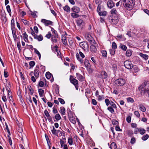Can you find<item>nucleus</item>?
Instances as JSON below:
<instances>
[{
	"instance_id": "obj_1",
	"label": "nucleus",
	"mask_w": 149,
	"mask_h": 149,
	"mask_svg": "<svg viewBox=\"0 0 149 149\" xmlns=\"http://www.w3.org/2000/svg\"><path fill=\"white\" fill-rule=\"evenodd\" d=\"M134 0H122L121 2L123 1V4L126 9L130 10L134 5Z\"/></svg>"
},
{
	"instance_id": "obj_2",
	"label": "nucleus",
	"mask_w": 149,
	"mask_h": 149,
	"mask_svg": "<svg viewBox=\"0 0 149 149\" xmlns=\"http://www.w3.org/2000/svg\"><path fill=\"white\" fill-rule=\"evenodd\" d=\"M124 65L125 68L128 69H131L133 67V65L131 62L129 61H126L124 62Z\"/></svg>"
},
{
	"instance_id": "obj_3",
	"label": "nucleus",
	"mask_w": 149,
	"mask_h": 149,
	"mask_svg": "<svg viewBox=\"0 0 149 149\" xmlns=\"http://www.w3.org/2000/svg\"><path fill=\"white\" fill-rule=\"evenodd\" d=\"M115 84L118 86H122L125 83V80L123 79H119L115 81Z\"/></svg>"
},
{
	"instance_id": "obj_4",
	"label": "nucleus",
	"mask_w": 149,
	"mask_h": 149,
	"mask_svg": "<svg viewBox=\"0 0 149 149\" xmlns=\"http://www.w3.org/2000/svg\"><path fill=\"white\" fill-rule=\"evenodd\" d=\"M79 45L84 50L87 49L88 47L87 42H81Z\"/></svg>"
},
{
	"instance_id": "obj_5",
	"label": "nucleus",
	"mask_w": 149,
	"mask_h": 149,
	"mask_svg": "<svg viewBox=\"0 0 149 149\" xmlns=\"http://www.w3.org/2000/svg\"><path fill=\"white\" fill-rule=\"evenodd\" d=\"M84 64L87 70L89 72H91L92 70H91V65L89 63V61L87 60H85L84 61Z\"/></svg>"
},
{
	"instance_id": "obj_6",
	"label": "nucleus",
	"mask_w": 149,
	"mask_h": 149,
	"mask_svg": "<svg viewBox=\"0 0 149 149\" xmlns=\"http://www.w3.org/2000/svg\"><path fill=\"white\" fill-rule=\"evenodd\" d=\"M41 22L44 23L46 26L48 25H52L53 24V22L51 21L44 19H42Z\"/></svg>"
},
{
	"instance_id": "obj_7",
	"label": "nucleus",
	"mask_w": 149,
	"mask_h": 149,
	"mask_svg": "<svg viewBox=\"0 0 149 149\" xmlns=\"http://www.w3.org/2000/svg\"><path fill=\"white\" fill-rule=\"evenodd\" d=\"M70 79L71 83H72L74 86L78 85V80L74 78L72 76H70Z\"/></svg>"
},
{
	"instance_id": "obj_8",
	"label": "nucleus",
	"mask_w": 149,
	"mask_h": 149,
	"mask_svg": "<svg viewBox=\"0 0 149 149\" xmlns=\"http://www.w3.org/2000/svg\"><path fill=\"white\" fill-rule=\"evenodd\" d=\"M107 5L109 8H111L114 6L115 3L113 1L109 0L107 2Z\"/></svg>"
},
{
	"instance_id": "obj_9",
	"label": "nucleus",
	"mask_w": 149,
	"mask_h": 149,
	"mask_svg": "<svg viewBox=\"0 0 149 149\" xmlns=\"http://www.w3.org/2000/svg\"><path fill=\"white\" fill-rule=\"evenodd\" d=\"M69 120L73 124H74L76 123V121L75 118L73 116L72 114H69Z\"/></svg>"
},
{
	"instance_id": "obj_10",
	"label": "nucleus",
	"mask_w": 149,
	"mask_h": 149,
	"mask_svg": "<svg viewBox=\"0 0 149 149\" xmlns=\"http://www.w3.org/2000/svg\"><path fill=\"white\" fill-rule=\"evenodd\" d=\"M77 25L80 26H83L84 24V22L83 20L81 19H79L77 21Z\"/></svg>"
},
{
	"instance_id": "obj_11",
	"label": "nucleus",
	"mask_w": 149,
	"mask_h": 149,
	"mask_svg": "<svg viewBox=\"0 0 149 149\" xmlns=\"http://www.w3.org/2000/svg\"><path fill=\"white\" fill-rule=\"evenodd\" d=\"M60 144L61 147L63 149H68L67 145L65 144L64 142L62 140L60 141Z\"/></svg>"
},
{
	"instance_id": "obj_12",
	"label": "nucleus",
	"mask_w": 149,
	"mask_h": 149,
	"mask_svg": "<svg viewBox=\"0 0 149 149\" xmlns=\"http://www.w3.org/2000/svg\"><path fill=\"white\" fill-rule=\"evenodd\" d=\"M34 74L36 78H38L39 77L38 68H36L34 70Z\"/></svg>"
},
{
	"instance_id": "obj_13",
	"label": "nucleus",
	"mask_w": 149,
	"mask_h": 149,
	"mask_svg": "<svg viewBox=\"0 0 149 149\" xmlns=\"http://www.w3.org/2000/svg\"><path fill=\"white\" fill-rule=\"evenodd\" d=\"M71 10L72 11L76 13H78L80 11L79 8L76 6H74L72 8Z\"/></svg>"
},
{
	"instance_id": "obj_14",
	"label": "nucleus",
	"mask_w": 149,
	"mask_h": 149,
	"mask_svg": "<svg viewBox=\"0 0 149 149\" xmlns=\"http://www.w3.org/2000/svg\"><path fill=\"white\" fill-rule=\"evenodd\" d=\"M85 37L86 39L89 41L92 42L93 38L90 35L88 34H86L85 35Z\"/></svg>"
},
{
	"instance_id": "obj_15",
	"label": "nucleus",
	"mask_w": 149,
	"mask_h": 149,
	"mask_svg": "<svg viewBox=\"0 0 149 149\" xmlns=\"http://www.w3.org/2000/svg\"><path fill=\"white\" fill-rule=\"evenodd\" d=\"M90 50L93 52L95 53L97 51V48L95 46L92 45L90 46Z\"/></svg>"
},
{
	"instance_id": "obj_16",
	"label": "nucleus",
	"mask_w": 149,
	"mask_h": 149,
	"mask_svg": "<svg viewBox=\"0 0 149 149\" xmlns=\"http://www.w3.org/2000/svg\"><path fill=\"white\" fill-rule=\"evenodd\" d=\"M139 109L142 112H144L146 111V109L145 107L142 104H140L139 105Z\"/></svg>"
},
{
	"instance_id": "obj_17",
	"label": "nucleus",
	"mask_w": 149,
	"mask_h": 149,
	"mask_svg": "<svg viewBox=\"0 0 149 149\" xmlns=\"http://www.w3.org/2000/svg\"><path fill=\"white\" fill-rule=\"evenodd\" d=\"M23 37L24 39V41L26 42H29V40L28 38V35L26 33V32H25L23 34Z\"/></svg>"
},
{
	"instance_id": "obj_18",
	"label": "nucleus",
	"mask_w": 149,
	"mask_h": 149,
	"mask_svg": "<svg viewBox=\"0 0 149 149\" xmlns=\"http://www.w3.org/2000/svg\"><path fill=\"white\" fill-rule=\"evenodd\" d=\"M101 75L103 78L106 79L107 77V74L104 71H102L101 72Z\"/></svg>"
},
{
	"instance_id": "obj_19",
	"label": "nucleus",
	"mask_w": 149,
	"mask_h": 149,
	"mask_svg": "<svg viewBox=\"0 0 149 149\" xmlns=\"http://www.w3.org/2000/svg\"><path fill=\"white\" fill-rule=\"evenodd\" d=\"M66 37L64 35L62 36L61 39L62 40L63 43L64 45H66L67 44V40H66Z\"/></svg>"
},
{
	"instance_id": "obj_20",
	"label": "nucleus",
	"mask_w": 149,
	"mask_h": 149,
	"mask_svg": "<svg viewBox=\"0 0 149 149\" xmlns=\"http://www.w3.org/2000/svg\"><path fill=\"white\" fill-rule=\"evenodd\" d=\"M139 55L145 60H146L148 59V56L146 54H144L142 53H139Z\"/></svg>"
},
{
	"instance_id": "obj_21",
	"label": "nucleus",
	"mask_w": 149,
	"mask_h": 149,
	"mask_svg": "<svg viewBox=\"0 0 149 149\" xmlns=\"http://www.w3.org/2000/svg\"><path fill=\"white\" fill-rule=\"evenodd\" d=\"M59 130L57 131V130L53 127V129L52 130V132L53 134L55 135L56 136L58 134V131Z\"/></svg>"
},
{
	"instance_id": "obj_22",
	"label": "nucleus",
	"mask_w": 149,
	"mask_h": 149,
	"mask_svg": "<svg viewBox=\"0 0 149 149\" xmlns=\"http://www.w3.org/2000/svg\"><path fill=\"white\" fill-rule=\"evenodd\" d=\"M76 75L77 78L80 81H82L84 79L83 76L78 73H76Z\"/></svg>"
},
{
	"instance_id": "obj_23",
	"label": "nucleus",
	"mask_w": 149,
	"mask_h": 149,
	"mask_svg": "<svg viewBox=\"0 0 149 149\" xmlns=\"http://www.w3.org/2000/svg\"><path fill=\"white\" fill-rule=\"evenodd\" d=\"M1 19L2 20L3 22L5 23L7 21V18L6 14L4 13V14L2 16Z\"/></svg>"
},
{
	"instance_id": "obj_24",
	"label": "nucleus",
	"mask_w": 149,
	"mask_h": 149,
	"mask_svg": "<svg viewBox=\"0 0 149 149\" xmlns=\"http://www.w3.org/2000/svg\"><path fill=\"white\" fill-rule=\"evenodd\" d=\"M36 37V38L35 39H37L39 41H41L43 40V37L41 35H40L38 36L37 35Z\"/></svg>"
},
{
	"instance_id": "obj_25",
	"label": "nucleus",
	"mask_w": 149,
	"mask_h": 149,
	"mask_svg": "<svg viewBox=\"0 0 149 149\" xmlns=\"http://www.w3.org/2000/svg\"><path fill=\"white\" fill-rule=\"evenodd\" d=\"M110 148L111 149H116L117 146L114 142H113L110 145Z\"/></svg>"
},
{
	"instance_id": "obj_26",
	"label": "nucleus",
	"mask_w": 149,
	"mask_h": 149,
	"mask_svg": "<svg viewBox=\"0 0 149 149\" xmlns=\"http://www.w3.org/2000/svg\"><path fill=\"white\" fill-rule=\"evenodd\" d=\"M64 10L67 12H70V8L69 7L67 6H65L63 7Z\"/></svg>"
},
{
	"instance_id": "obj_27",
	"label": "nucleus",
	"mask_w": 149,
	"mask_h": 149,
	"mask_svg": "<svg viewBox=\"0 0 149 149\" xmlns=\"http://www.w3.org/2000/svg\"><path fill=\"white\" fill-rule=\"evenodd\" d=\"M60 109V113L63 115H64L65 113V109L63 107H61Z\"/></svg>"
},
{
	"instance_id": "obj_28",
	"label": "nucleus",
	"mask_w": 149,
	"mask_h": 149,
	"mask_svg": "<svg viewBox=\"0 0 149 149\" xmlns=\"http://www.w3.org/2000/svg\"><path fill=\"white\" fill-rule=\"evenodd\" d=\"M7 10L9 13L10 15L11 16V12L10 9V6L9 5H8L6 7Z\"/></svg>"
},
{
	"instance_id": "obj_29",
	"label": "nucleus",
	"mask_w": 149,
	"mask_h": 149,
	"mask_svg": "<svg viewBox=\"0 0 149 149\" xmlns=\"http://www.w3.org/2000/svg\"><path fill=\"white\" fill-rule=\"evenodd\" d=\"M68 142L70 146L73 144L72 139V137H69L68 139Z\"/></svg>"
},
{
	"instance_id": "obj_30",
	"label": "nucleus",
	"mask_w": 149,
	"mask_h": 149,
	"mask_svg": "<svg viewBox=\"0 0 149 149\" xmlns=\"http://www.w3.org/2000/svg\"><path fill=\"white\" fill-rule=\"evenodd\" d=\"M77 58L78 60L81 63H82L83 62V60L82 58H80L79 57V56L78 53H77L76 55Z\"/></svg>"
},
{
	"instance_id": "obj_31",
	"label": "nucleus",
	"mask_w": 149,
	"mask_h": 149,
	"mask_svg": "<svg viewBox=\"0 0 149 149\" xmlns=\"http://www.w3.org/2000/svg\"><path fill=\"white\" fill-rule=\"evenodd\" d=\"M138 131L139 132L140 134H144L146 132V130L144 129L139 128L137 129Z\"/></svg>"
},
{
	"instance_id": "obj_32",
	"label": "nucleus",
	"mask_w": 149,
	"mask_h": 149,
	"mask_svg": "<svg viewBox=\"0 0 149 149\" xmlns=\"http://www.w3.org/2000/svg\"><path fill=\"white\" fill-rule=\"evenodd\" d=\"M58 121L61 118V117L60 114L58 113L56 114L54 117Z\"/></svg>"
},
{
	"instance_id": "obj_33",
	"label": "nucleus",
	"mask_w": 149,
	"mask_h": 149,
	"mask_svg": "<svg viewBox=\"0 0 149 149\" xmlns=\"http://www.w3.org/2000/svg\"><path fill=\"white\" fill-rule=\"evenodd\" d=\"M71 16L73 18L78 17L79 15L77 13H72L71 14Z\"/></svg>"
},
{
	"instance_id": "obj_34",
	"label": "nucleus",
	"mask_w": 149,
	"mask_h": 149,
	"mask_svg": "<svg viewBox=\"0 0 149 149\" xmlns=\"http://www.w3.org/2000/svg\"><path fill=\"white\" fill-rule=\"evenodd\" d=\"M127 100L128 103H132L134 102L133 99L131 97H129L127 98Z\"/></svg>"
},
{
	"instance_id": "obj_35",
	"label": "nucleus",
	"mask_w": 149,
	"mask_h": 149,
	"mask_svg": "<svg viewBox=\"0 0 149 149\" xmlns=\"http://www.w3.org/2000/svg\"><path fill=\"white\" fill-rule=\"evenodd\" d=\"M35 52L36 54L39 56V59H40L41 58V54L39 52L36 48H34Z\"/></svg>"
},
{
	"instance_id": "obj_36",
	"label": "nucleus",
	"mask_w": 149,
	"mask_h": 149,
	"mask_svg": "<svg viewBox=\"0 0 149 149\" xmlns=\"http://www.w3.org/2000/svg\"><path fill=\"white\" fill-rule=\"evenodd\" d=\"M44 91L43 90H42L41 89H39L38 90V92L40 95V97H42V95L44 93Z\"/></svg>"
},
{
	"instance_id": "obj_37",
	"label": "nucleus",
	"mask_w": 149,
	"mask_h": 149,
	"mask_svg": "<svg viewBox=\"0 0 149 149\" xmlns=\"http://www.w3.org/2000/svg\"><path fill=\"white\" fill-rule=\"evenodd\" d=\"M52 74H51L49 72H48L46 73V77L47 79H49L51 77Z\"/></svg>"
},
{
	"instance_id": "obj_38",
	"label": "nucleus",
	"mask_w": 149,
	"mask_h": 149,
	"mask_svg": "<svg viewBox=\"0 0 149 149\" xmlns=\"http://www.w3.org/2000/svg\"><path fill=\"white\" fill-rule=\"evenodd\" d=\"M107 12L106 11L100 12H99V14L100 16H105L107 15Z\"/></svg>"
},
{
	"instance_id": "obj_39",
	"label": "nucleus",
	"mask_w": 149,
	"mask_h": 149,
	"mask_svg": "<svg viewBox=\"0 0 149 149\" xmlns=\"http://www.w3.org/2000/svg\"><path fill=\"white\" fill-rule=\"evenodd\" d=\"M14 19H12L11 20V28L12 29V31L13 30V29L14 28Z\"/></svg>"
},
{
	"instance_id": "obj_40",
	"label": "nucleus",
	"mask_w": 149,
	"mask_h": 149,
	"mask_svg": "<svg viewBox=\"0 0 149 149\" xmlns=\"http://www.w3.org/2000/svg\"><path fill=\"white\" fill-rule=\"evenodd\" d=\"M101 52L103 56L105 57H107V53L106 51L102 50Z\"/></svg>"
},
{
	"instance_id": "obj_41",
	"label": "nucleus",
	"mask_w": 149,
	"mask_h": 149,
	"mask_svg": "<svg viewBox=\"0 0 149 149\" xmlns=\"http://www.w3.org/2000/svg\"><path fill=\"white\" fill-rule=\"evenodd\" d=\"M134 72L136 73L138 72L139 70L138 68L136 66H134L133 69Z\"/></svg>"
},
{
	"instance_id": "obj_42",
	"label": "nucleus",
	"mask_w": 149,
	"mask_h": 149,
	"mask_svg": "<svg viewBox=\"0 0 149 149\" xmlns=\"http://www.w3.org/2000/svg\"><path fill=\"white\" fill-rule=\"evenodd\" d=\"M149 137V135L148 134H146L143 136L142 139L143 141H146L148 138Z\"/></svg>"
},
{
	"instance_id": "obj_43",
	"label": "nucleus",
	"mask_w": 149,
	"mask_h": 149,
	"mask_svg": "<svg viewBox=\"0 0 149 149\" xmlns=\"http://www.w3.org/2000/svg\"><path fill=\"white\" fill-rule=\"evenodd\" d=\"M126 55L127 56H130L132 55V52L130 50H127L126 53Z\"/></svg>"
},
{
	"instance_id": "obj_44",
	"label": "nucleus",
	"mask_w": 149,
	"mask_h": 149,
	"mask_svg": "<svg viewBox=\"0 0 149 149\" xmlns=\"http://www.w3.org/2000/svg\"><path fill=\"white\" fill-rule=\"evenodd\" d=\"M120 47L123 50L125 51L127 49V47L125 45H123L122 44L120 45Z\"/></svg>"
},
{
	"instance_id": "obj_45",
	"label": "nucleus",
	"mask_w": 149,
	"mask_h": 149,
	"mask_svg": "<svg viewBox=\"0 0 149 149\" xmlns=\"http://www.w3.org/2000/svg\"><path fill=\"white\" fill-rule=\"evenodd\" d=\"M111 13L112 15L116 14L117 13V11L115 8H113L111 11Z\"/></svg>"
},
{
	"instance_id": "obj_46",
	"label": "nucleus",
	"mask_w": 149,
	"mask_h": 149,
	"mask_svg": "<svg viewBox=\"0 0 149 149\" xmlns=\"http://www.w3.org/2000/svg\"><path fill=\"white\" fill-rule=\"evenodd\" d=\"M12 33L13 34V36L14 39V40H15L17 39V37L16 35L15 32H14L13 30L12 31Z\"/></svg>"
},
{
	"instance_id": "obj_47",
	"label": "nucleus",
	"mask_w": 149,
	"mask_h": 149,
	"mask_svg": "<svg viewBox=\"0 0 149 149\" xmlns=\"http://www.w3.org/2000/svg\"><path fill=\"white\" fill-rule=\"evenodd\" d=\"M108 110L111 113L114 112V110L111 107H109L107 108Z\"/></svg>"
},
{
	"instance_id": "obj_48",
	"label": "nucleus",
	"mask_w": 149,
	"mask_h": 149,
	"mask_svg": "<svg viewBox=\"0 0 149 149\" xmlns=\"http://www.w3.org/2000/svg\"><path fill=\"white\" fill-rule=\"evenodd\" d=\"M110 54L112 55H114L115 53V50L114 49H112L109 50Z\"/></svg>"
},
{
	"instance_id": "obj_49",
	"label": "nucleus",
	"mask_w": 149,
	"mask_h": 149,
	"mask_svg": "<svg viewBox=\"0 0 149 149\" xmlns=\"http://www.w3.org/2000/svg\"><path fill=\"white\" fill-rule=\"evenodd\" d=\"M51 40L53 43H56L57 41V40L55 36L52 37L51 38Z\"/></svg>"
},
{
	"instance_id": "obj_50",
	"label": "nucleus",
	"mask_w": 149,
	"mask_h": 149,
	"mask_svg": "<svg viewBox=\"0 0 149 149\" xmlns=\"http://www.w3.org/2000/svg\"><path fill=\"white\" fill-rule=\"evenodd\" d=\"M58 100L62 104H64L65 103V102L64 100L62 98H58Z\"/></svg>"
},
{
	"instance_id": "obj_51",
	"label": "nucleus",
	"mask_w": 149,
	"mask_h": 149,
	"mask_svg": "<svg viewBox=\"0 0 149 149\" xmlns=\"http://www.w3.org/2000/svg\"><path fill=\"white\" fill-rule=\"evenodd\" d=\"M52 36V34L50 32H49L46 35L45 37L48 39H49Z\"/></svg>"
},
{
	"instance_id": "obj_52",
	"label": "nucleus",
	"mask_w": 149,
	"mask_h": 149,
	"mask_svg": "<svg viewBox=\"0 0 149 149\" xmlns=\"http://www.w3.org/2000/svg\"><path fill=\"white\" fill-rule=\"evenodd\" d=\"M134 114L138 118H139L140 116V114L139 112L137 111H135Z\"/></svg>"
},
{
	"instance_id": "obj_53",
	"label": "nucleus",
	"mask_w": 149,
	"mask_h": 149,
	"mask_svg": "<svg viewBox=\"0 0 149 149\" xmlns=\"http://www.w3.org/2000/svg\"><path fill=\"white\" fill-rule=\"evenodd\" d=\"M51 27V31H52V33H53L56 36H57V32L55 31L53 28Z\"/></svg>"
},
{
	"instance_id": "obj_54",
	"label": "nucleus",
	"mask_w": 149,
	"mask_h": 149,
	"mask_svg": "<svg viewBox=\"0 0 149 149\" xmlns=\"http://www.w3.org/2000/svg\"><path fill=\"white\" fill-rule=\"evenodd\" d=\"M22 21L24 23V24L25 25H28L29 24V22L28 21L25 20L23 19H22Z\"/></svg>"
},
{
	"instance_id": "obj_55",
	"label": "nucleus",
	"mask_w": 149,
	"mask_h": 149,
	"mask_svg": "<svg viewBox=\"0 0 149 149\" xmlns=\"http://www.w3.org/2000/svg\"><path fill=\"white\" fill-rule=\"evenodd\" d=\"M35 64V62L33 61H32L30 62L29 65L31 67H33L34 66Z\"/></svg>"
},
{
	"instance_id": "obj_56",
	"label": "nucleus",
	"mask_w": 149,
	"mask_h": 149,
	"mask_svg": "<svg viewBox=\"0 0 149 149\" xmlns=\"http://www.w3.org/2000/svg\"><path fill=\"white\" fill-rule=\"evenodd\" d=\"M131 117L130 116H128L126 118V120L128 123H130L131 122Z\"/></svg>"
},
{
	"instance_id": "obj_57",
	"label": "nucleus",
	"mask_w": 149,
	"mask_h": 149,
	"mask_svg": "<svg viewBox=\"0 0 149 149\" xmlns=\"http://www.w3.org/2000/svg\"><path fill=\"white\" fill-rule=\"evenodd\" d=\"M21 125H18V132L20 133H22V129L21 127Z\"/></svg>"
},
{
	"instance_id": "obj_58",
	"label": "nucleus",
	"mask_w": 149,
	"mask_h": 149,
	"mask_svg": "<svg viewBox=\"0 0 149 149\" xmlns=\"http://www.w3.org/2000/svg\"><path fill=\"white\" fill-rule=\"evenodd\" d=\"M127 132L128 135L130 136H132L133 134V132L131 131L128 130Z\"/></svg>"
},
{
	"instance_id": "obj_59",
	"label": "nucleus",
	"mask_w": 149,
	"mask_h": 149,
	"mask_svg": "<svg viewBox=\"0 0 149 149\" xmlns=\"http://www.w3.org/2000/svg\"><path fill=\"white\" fill-rule=\"evenodd\" d=\"M112 48H113V49H114L117 48V45L115 42H112Z\"/></svg>"
},
{
	"instance_id": "obj_60",
	"label": "nucleus",
	"mask_w": 149,
	"mask_h": 149,
	"mask_svg": "<svg viewBox=\"0 0 149 149\" xmlns=\"http://www.w3.org/2000/svg\"><path fill=\"white\" fill-rule=\"evenodd\" d=\"M136 140L134 137H132L131 139L130 143L131 144H133L135 142Z\"/></svg>"
},
{
	"instance_id": "obj_61",
	"label": "nucleus",
	"mask_w": 149,
	"mask_h": 149,
	"mask_svg": "<svg viewBox=\"0 0 149 149\" xmlns=\"http://www.w3.org/2000/svg\"><path fill=\"white\" fill-rule=\"evenodd\" d=\"M105 102L106 105L107 106H108L110 104L109 100L108 99H106L105 100Z\"/></svg>"
},
{
	"instance_id": "obj_62",
	"label": "nucleus",
	"mask_w": 149,
	"mask_h": 149,
	"mask_svg": "<svg viewBox=\"0 0 149 149\" xmlns=\"http://www.w3.org/2000/svg\"><path fill=\"white\" fill-rule=\"evenodd\" d=\"M53 112L54 114L58 113L57 110L54 107L53 108Z\"/></svg>"
},
{
	"instance_id": "obj_63",
	"label": "nucleus",
	"mask_w": 149,
	"mask_h": 149,
	"mask_svg": "<svg viewBox=\"0 0 149 149\" xmlns=\"http://www.w3.org/2000/svg\"><path fill=\"white\" fill-rule=\"evenodd\" d=\"M44 113L47 117H48L50 116L49 113L48 111L47 110H45V111Z\"/></svg>"
},
{
	"instance_id": "obj_64",
	"label": "nucleus",
	"mask_w": 149,
	"mask_h": 149,
	"mask_svg": "<svg viewBox=\"0 0 149 149\" xmlns=\"http://www.w3.org/2000/svg\"><path fill=\"white\" fill-rule=\"evenodd\" d=\"M33 29H34V30L35 32L36 33H38V28L37 26H34V27Z\"/></svg>"
}]
</instances>
